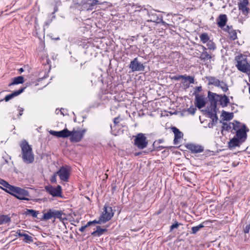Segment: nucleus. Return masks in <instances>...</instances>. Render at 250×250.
<instances>
[{
	"label": "nucleus",
	"instance_id": "4d7b16f0",
	"mask_svg": "<svg viewBox=\"0 0 250 250\" xmlns=\"http://www.w3.org/2000/svg\"><path fill=\"white\" fill-rule=\"evenodd\" d=\"M232 29H233L232 27L228 25L224 29L225 31H227L228 33L230 32Z\"/></svg>",
	"mask_w": 250,
	"mask_h": 250
},
{
	"label": "nucleus",
	"instance_id": "09e8293b",
	"mask_svg": "<svg viewBox=\"0 0 250 250\" xmlns=\"http://www.w3.org/2000/svg\"><path fill=\"white\" fill-rule=\"evenodd\" d=\"M21 231L22 230L21 229H18L16 232V234L15 235V236L16 237H22L23 236H24V233H23V232H21Z\"/></svg>",
	"mask_w": 250,
	"mask_h": 250
},
{
	"label": "nucleus",
	"instance_id": "39448f33",
	"mask_svg": "<svg viewBox=\"0 0 250 250\" xmlns=\"http://www.w3.org/2000/svg\"><path fill=\"white\" fill-rule=\"evenodd\" d=\"M147 15L149 19L148 22H153L156 23H162V25L167 27L168 24L163 20V16L161 14H158L156 11L150 10L147 11Z\"/></svg>",
	"mask_w": 250,
	"mask_h": 250
},
{
	"label": "nucleus",
	"instance_id": "6e6d98bb",
	"mask_svg": "<svg viewBox=\"0 0 250 250\" xmlns=\"http://www.w3.org/2000/svg\"><path fill=\"white\" fill-rule=\"evenodd\" d=\"M60 113L61 114L64 116L67 114V111L66 109L64 108H62L61 109H60Z\"/></svg>",
	"mask_w": 250,
	"mask_h": 250
},
{
	"label": "nucleus",
	"instance_id": "052dcab7",
	"mask_svg": "<svg viewBox=\"0 0 250 250\" xmlns=\"http://www.w3.org/2000/svg\"><path fill=\"white\" fill-rule=\"evenodd\" d=\"M201 46L203 50L202 52H207V50L208 49V48H207L206 47H205L204 46H203V45H201Z\"/></svg>",
	"mask_w": 250,
	"mask_h": 250
},
{
	"label": "nucleus",
	"instance_id": "2eb2a0df",
	"mask_svg": "<svg viewBox=\"0 0 250 250\" xmlns=\"http://www.w3.org/2000/svg\"><path fill=\"white\" fill-rule=\"evenodd\" d=\"M187 148L192 153H200L204 151V147L201 145L189 144L187 145Z\"/></svg>",
	"mask_w": 250,
	"mask_h": 250
},
{
	"label": "nucleus",
	"instance_id": "bb28decb",
	"mask_svg": "<svg viewBox=\"0 0 250 250\" xmlns=\"http://www.w3.org/2000/svg\"><path fill=\"white\" fill-rule=\"evenodd\" d=\"M11 219L10 216L7 215H0V225L9 223Z\"/></svg>",
	"mask_w": 250,
	"mask_h": 250
},
{
	"label": "nucleus",
	"instance_id": "37998d69",
	"mask_svg": "<svg viewBox=\"0 0 250 250\" xmlns=\"http://www.w3.org/2000/svg\"><path fill=\"white\" fill-rule=\"evenodd\" d=\"M207 111L208 114L213 113V112H216V107L210 105V107L207 108Z\"/></svg>",
	"mask_w": 250,
	"mask_h": 250
},
{
	"label": "nucleus",
	"instance_id": "6ab92c4d",
	"mask_svg": "<svg viewBox=\"0 0 250 250\" xmlns=\"http://www.w3.org/2000/svg\"><path fill=\"white\" fill-rule=\"evenodd\" d=\"M218 99V102L222 107L227 106L229 103V100L226 95H219V98Z\"/></svg>",
	"mask_w": 250,
	"mask_h": 250
},
{
	"label": "nucleus",
	"instance_id": "338daca9",
	"mask_svg": "<svg viewBox=\"0 0 250 250\" xmlns=\"http://www.w3.org/2000/svg\"><path fill=\"white\" fill-rule=\"evenodd\" d=\"M214 123H212L211 124V125H210V124H208V127H212V126H213V124H214Z\"/></svg>",
	"mask_w": 250,
	"mask_h": 250
},
{
	"label": "nucleus",
	"instance_id": "3c124183",
	"mask_svg": "<svg viewBox=\"0 0 250 250\" xmlns=\"http://www.w3.org/2000/svg\"><path fill=\"white\" fill-rule=\"evenodd\" d=\"M184 79V75H176L171 78V79L174 80H179L180 79Z\"/></svg>",
	"mask_w": 250,
	"mask_h": 250
},
{
	"label": "nucleus",
	"instance_id": "680f3d73",
	"mask_svg": "<svg viewBox=\"0 0 250 250\" xmlns=\"http://www.w3.org/2000/svg\"><path fill=\"white\" fill-rule=\"evenodd\" d=\"M196 88H197V90L198 92H200V91H201L202 90V87L201 86H198Z\"/></svg>",
	"mask_w": 250,
	"mask_h": 250
},
{
	"label": "nucleus",
	"instance_id": "13d9d810",
	"mask_svg": "<svg viewBox=\"0 0 250 250\" xmlns=\"http://www.w3.org/2000/svg\"><path fill=\"white\" fill-rule=\"evenodd\" d=\"M89 226H87V224L85 226H82L80 229H79V230L81 232H83L84 231V230H85V229L87 227H88Z\"/></svg>",
	"mask_w": 250,
	"mask_h": 250
},
{
	"label": "nucleus",
	"instance_id": "72a5a7b5",
	"mask_svg": "<svg viewBox=\"0 0 250 250\" xmlns=\"http://www.w3.org/2000/svg\"><path fill=\"white\" fill-rule=\"evenodd\" d=\"M25 214L27 215H30L34 218H36L37 217L38 212L32 209H27L26 211L25 212Z\"/></svg>",
	"mask_w": 250,
	"mask_h": 250
},
{
	"label": "nucleus",
	"instance_id": "20e7f679",
	"mask_svg": "<svg viewBox=\"0 0 250 250\" xmlns=\"http://www.w3.org/2000/svg\"><path fill=\"white\" fill-rule=\"evenodd\" d=\"M236 61L237 63L235 66L240 71L247 74L250 73V64L248 62L246 59H244L241 56H237Z\"/></svg>",
	"mask_w": 250,
	"mask_h": 250
},
{
	"label": "nucleus",
	"instance_id": "4be33fe9",
	"mask_svg": "<svg viewBox=\"0 0 250 250\" xmlns=\"http://www.w3.org/2000/svg\"><path fill=\"white\" fill-rule=\"evenodd\" d=\"M24 78L21 76L15 77L13 79L12 82L8 84L9 86L11 85L21 84L24 83Z\"/></svg>",
	"mask_w": 250,
	"mask_h": 250
},
{
	"label": "nucleus",
	"instance_id": "412c9836",
	"mask_svg": "<svg viewBox=\"0 0 250 250\" xmlns=\"http://www.w3.org/2000/svg\"><path fill=\"white\" fill-rule=\"evenodd\" d=\"M172 130L174 134V142L176 144L178 140L183 137V134L176 127H173Z\"/></svg>",
	"mask_w": 250,
	"mask_h": 250
},
{
	"label": "nucleus",
	"instance_id": "49530a36",
	"mask_svg": "<svg viewBox=\"0 0 250 250\" xmlns=\"http://www.w3.org/2000/svg\"><path fill=\"white\" fill-rule=\"evenodd\" d=\"M196 110V109L195 107H193V106H190L189 108H188L187 110L188 112L192 115H194L195 114V112Z\"/></svg>",
	"mask_w": 250,
	"mask_h": 250
},
{
	"label": "nucleus",
	"instance_id": "473e14b6",
	"mask_svg": "<svg viewBox=\"0 0 250 250\" xmlns=\"http://www.w3.org/2000/svg\"><path fill=\"white\" fill-rule=\"evenodd\" d=\"M222 116L225 120L229 121L232 119L233 115L232 113H229L228 112L223 111L222 112Z\"/></svg>",
	"mask_w": 250,
	"mask_h": 250
},
{
	"label": "nucleus",
	"instance_id": "393cba45",
	"mask_svg": "<svg viewBox=\"0 0 250 250\" xmlns=\"http://www.w3.org/2000/svg\"><path fill=\"white\" fill-rule=\"evenodd\" d=\"M0 185L5 188H3V189L8 193L12 188H11L13 186L10 185L8 182L2 179H0Z\"/></svg>",
	"mask_w": 250,
	"mask_h": 250
},
{
	"label": "nucleus",
	"instance_id": "f704fd0d",
	"mask_svg": "<svg viewBox=\"0 0 250 250\" xmlns=\"http://www.w3.org/2000/svg\"><path fill=\"white\" fill-rule=\"evenodd\" d=\"M122 119L120 117L115 118L113 120V125H111L110 127L112 130L116 129V127L119 125V123Z\"/></svg>",
	"mask_w": 250,
	"mask_h": 250
},
{
	"label": "nucleus",
	"instance_id": "cd10ccee",
	"mask_svg": "<svg viewBox=\"0 0 250 250\" xmlns=\"http://www.w3.org/2000/svg\"><path fill=\"white\" fill-rule=\"evenodd\" d=\"M53 209H50L47 212L43 213L42 219L48 220L53 218Z\"/></svg>",
	"mask_w": 250,
	"mask_h": 250
},
{
	"label": "nucleus",
	"instance_id": "0e129e2a",
	"mask_svg": "<svg viewBox=\"0 0 250 250\" xmlns=\"http://www.w3.org/2000/svg\"><path fill=\"white\" fill-rule=\"evenodd\" d=\"M57 11H58V8L57 7H55L54 12L52 13V14H54Z\"/></svg>",
	"mask_w": 250,
	"mask_h": 250
},
{
	"label": "nucleus",
	"instance_id": "603ef678",
	"mask_svg": "<svg viewBox=\"0 0 250 250\" xmlns=\"http://www.w3.org/2000/svg\"><path fill=\"white\" fill-rule=\"evenodd\" d=\"M250 229V224L247 225L244 229V232L245 233H248Z\"/></svg>",
	"mask_w": 250,
	"mask_h": 250
},
{
	"label": "nucleus",
	"instance_id": "c756f323",
	"mask_svg": "<svg viewBox=\"0 0 250 250\" xmlns=\"http://www.w3.org/2000/svg\"><path fill=\"white\" fill-rule=\"evenodd\" d=\"M201 42L203 43H206L210 41L209 37L208 34L206 33H204L201 34L199 36Z\"/></svg>",
	"mask_w": 250,
	"mask_h": 250
},
{
	"label": "nucleus",
	"instance_id": "69168bd1",
	"mask_svg": "<svg viewBox=\"0 0 250 250\" xmlns=\"http://www.w3.org/2000/svg\"><path fill=\"white\" fill-rule=\"evenodd\" d=\"M55 112L57 114H58L59 112H60V110L56 109Z\"/></svg>",
	"mask_w": 250,
	"mask_h": 250
},
{
	"label": "nucleus",
	"instance_id": "7ed1b4c3",
	"mask_svg": "<svg viewBox=\"0 0 250 250\" xmlns=\"http://www.w3.org/2000/svg\"><path fill=\"white\" fill-rule=\"evenodd\" d=\"M206 79L208 81V85H213L215 87L220 88L224 92L228 90V86L227 84L223 81H220L219 79L213 76H207Z\"/></svg>",
	"mask_w": 250,
	"mask_h": 250
},
{
	"label": "nucleus",
	"instance_id": "423d86ee",
	"mask_svg": "<svg viewBox=\"0 0 250 250\" xmlns=\"http://www.w3.org/2000/svg\"><path fill=\"white\" fill-rule=\"evenodd\" d=\"M240 123L236 122L235 123H232L233 129L236 131V135L237 138L239 140H242V142L245 141L247 137L246 126L245 125H243L242 127H240Z\"/></svg>",
	"mask_w": 250,
	"mask_h": 250
},
{
	"label": "nucleus",
	"instance_id": "774afa93",
	"mask_svg": "<svg viewBox=\"0 0 250 250\" xmlns=\"http://www.w3.org/2000/svg\"><path fill=\"white\" fill-rule=\"evenodd\" d=\"M140 154H141L140 153H135V156H138V155H140Z\"/></svg>",
	"mask_w": 250,
	"mask_h": 250
},
{
	"label": "nucleus",
	"instance_id": "1a4fd4ad",
	"mask_svg": "<svg viewBox=\"0 0 250 250\" xmlns=\"http://www.w3.org/2000/svg\"><path fill=\"white\" fill-rule=\"evenodd\" d=\"M148 144L146 137L143 133H139L134 139V145L139 149H143L146 148Z\"/></svg>",
	"mask_w": 250,
	"mask_h": 250
},
{
	"label": "nucleus",
	"instance_id": "9b49d317",
	"mask_svg": "<svg viewBox=\"0 0 250 250\" xmlns=\"http://www.w3.org/2000/svg\"><path fill=\"white\" fill-rule=\"evenodd\" d=\"M57 173L62 181L67 182L70 174V168L68 166L62 167Z\"/></svg>",
	"mask_w": 250,
	"mask_h": 250
},
{
	"label": "nucleus",
	"instance_id": "79ce46f5",
	"mask_svg": "<svg viewBox=\"0 0 250 250\" xmlns=\"http://www.w3.org/2000/svg\"><path fill=\"white\" fill-rule=\"evenodd\" d=\"M232 124H228L226 123H223V126H222V130H229V129H230L231 128V127H232Z\"/></svg>",
	"mask_w": 250,
	"mask_h": 250
},
{
	"label": "nucleus",
	"instance_id": "5fc2aeb1",
	"mask_svg": "<svg viewBox=\"0 0 250 250\" xmlns=\"http://www.w3.org/2000/svg\"><path fill=\"white\" fill-rule=\"evenodd\" d=\"M52 21V19L48 20L46 21L44 23V27H45V26L48 27L49 24L51 23Z\"/></svg>",
	"mask_w": 250,
	"mask_h": 250
},
{
	"label": "nucleus",
	"instance_id": "aec40b11",
	"mask_svg": "<svg viewBox=\"0 0 250 250\" xmlns=\"http://www.w3.org/2000/svg\"><path fill=\"white\" fill-rule=\"evenodd\" d=\"M196 101V106L200 109L204 106H205L206 104V102L205 101L204 98L202 96H196L195 97Z\"/></svg>",
	"mask_w": 250,
	"mask_h": 250
},
{
	"label": "nucleus",
	"instance_id": "a878e982",
	"mask_svg": "<svg viewBox=\"0 0 250 250\" xmlns=\"http://www.w3.org/2000/svg\"><path fill=\"white\" fill-rule=\"evenodd\" d=\"M241 142L240 140L237 138H233L229 143V146L230 148H233L237 146H238Z\"/></svg>",
	"mask_w": 250,
	"mask_h": 250
},
{
	"label": "nucleus",
	"instance_id": "0eeeda50",
	"mask_svg": "<svg viewBox=\"0 0 250 250\" xmlns=\"http://www.w3.org/2000/svg\"><path fill=\"white\" fill-rule=\"evenodd\" d=\"M86 129H82L78 128L76 129L74 128L70 132L71 135L70 140L71 142L74 143L80 142L83 138Z\"/></svg>",
	"mask_w": 250,
	"mask_h": 250
},
{
	"label": "nucleus",
	"instance_id": "6e6552de",
	"mask_svg": "<svg viewBox=\"0 0 250 250\" xmlns=\"http://www.w3.org/2000/svg\"><path fill=\"white\" fill-rule=\"evenodd\" d=\"M77 4L82 7L83 10H92L99 3L97 0H77Z\"/></svg>",
	"mask_w": 250,
	"mask_h": 250
},
{
	"label": "nucleus",
	"instance_id": "de8ad7c7",
	"mask_svg": "<svg viewBox=\"0 0 250 250\" xmlns=\"http://www.w3.org/2000/svg\"><path fill=\"white\" fill-rule=\"evenodd\" d=\"M109 100V99L108 98V96H107L105 94H103L101 96V100L103 101V104L106 103Z\"/></svg>",
	"mask_w": 250,
	"mask_h": 250
},
{
	"label": "nucleus",
	"instance_id": "e433bc0d",
	"mask_svg": "<svg viewBox=\"0 0 250 250\" xmlns=\"http://www.w3.org/2000/svg\"><path fill=\"white\" fill-rule=\"evenodd\" d=\"M24 235L22 237H24V239L23 241L27 243H30L33 242V237L31 236H30L26 233H24Z\"/></svg>",
	"mask_w": 250,
	"mask_h": 250
},
{
	"label": "nucleus",
	"instance_id": "4c0bfd02",
	"mask_svg": "<svg viewBox=\"0 0 250 250\" xmlns=\"http://www.w3.org/2000/svg\"><path fill=\"white\" fill-rule=\"evenodd\" d=\"M102 223H104V221L103 220H102V219L101 218V216L99 217V220H94L92 221H89L87 223V226H91V225L93 224H102Z\"/></svg>",
	"mask_w": 250,
	"mask_h": 250
},
{
	"label": "nucleus",
	"instance_id": "f03ea898",
	"mask_svg": "<svg viewBox=\"0 0 250 250\" xmlns=\"http://www.w3.org/2000/svg\"><path fill=\"white\" fill-rule=\"evenodd\" d=\"M9 194L15 196L17 199L21 200L29 201L30 199L28 197L29 196V192L25 189L20 187L13 186L11 188Z\"/></svg>",
	"mask_w": 250,
	"mask_h": 250
},
{
	"label": "nucleus",
	"instance_id": "7c9ffc66",
	"mask_svg": "<svg viewBox=\"0 0 250 250\" xmlns=\"http://www.w3.org/2000/svg\"><path fill=\"white\" fill-rule=\"evenodd\" d=\"M71 131H69L67 128H64L61 131V138H67L70 137Z\"/></svg>",
	"mask_w": 250,
	"mask_h": 250
},
{
	"label": "nucleus",
	"instance_id": "ea45409f",
	"mask_svg": "<svg viewBox=\"0 0 250 250\" xmlns=\"http://www.w3.org/2000/svg\"><path fill=\"white\" fill-rule=\"evenodd\" d=\"M209 118L212 120L213 123H216L218 120V117L216 112H213V113L208 114Z\"/></svg>",
	"mask_w": 250,
	"mask_h": 250
},
{
	"label": "nucleus",
	"instance_id": "dca6fc26",
	"mask_svg": "<svg viewBox=\"0 0 250 250\" xmlns=\"http://www.w3.org/2000/svg\"><path fill=\"white\" fill-rule=\"evenodd\" d=\"M208 97L210 102V105L216 107L219 100L218 98H219V95L209 91Z\"/></svg>",
	"mask_w": 250,
	"mask_h": 250
},
{
	"label": "nucleus",
	"instance_id": "f257e3e1",
	"mask_svg": "<svg viewBox=\"0 0 250 250\" xmlns=\"http://www.w3.org/2000/svg\"><path fill=\"white\" fill-rule=\"evenodd\" d=\"M20 146L21 149V157L23 161L27 164L32 163L34 161V155L31 146L25 140L21 142Z\"/></svg>",
	"mask_w": 250,
	"mask_h": 250
},
{
	"label": "nucleus",
	"instance_id": "9d476101",
	"mask_svg": "<svg viewBox=\"0 0 250 250\" xmlns=\"http://www.w3.org/2000/svg\"><path fill=\"white\" fill-rule=\"evenodd\" d=\"M45 191L53 197H62V188L60 185L54 187L51 185L45 187Z\"/></svg>",
	"mask_w": 250,
	"mask_h": 250
},
{
	"label": "nucleus",
	"instance_id": "b1692460",
	"mask_svg": "<svg viewBox=\"0 0 250 250\" xmlns=\"http://www.w3.org/2000/svg\"><path fill=\"white\" fill-rule=\"evenodd\" d=\"M106 230V229H102L100 226H97L96 230L92 232L91 235L94 236L99 237L103 235Z\"/></svg>",
	"mask_w": 250,
	"mask_h": 250
},
{
	"label": "nucleus",
	"instance_id": "58836bf2",
	"mask_svg": "<svg viewBox=\"0 0 250 250\" xmlns=\"http://www.w3.org/2000/svg\"><path fill=\"white\" fill-rule=\"evenodd\" d=\"M229 39L231 40H235L237 38V33L235 30L232 29L230 32L229 33Z\"/></svg>",
	"mask_w": 250,
	"mask_h": 250
},
{
	"label": "nucleus",
	"instance_id": "c03bdc74",
	"mask_svg": "<svg viewBox=\"0 0 250 250\" xmlns=\"http://www.w3.org/2000/svg\"><path fill=\"white\" fill-rule=\"evenodd\" d=\"M49 133L51 135L61 138V131H54V130H50L49 131Z\"/></svg>",
	"mask_w": 250,
	"mask_h": 250
},
{
	"label": "nucleus",
	"instance_id": "c9c22d12",
	"mask_svg": "<svg viewBox=\"0 0 250 250\" xmlns=\"http://www.w3.org/2000/svg\"><path fill=\"white\" fill-rule=\"evenodd\" d=\"M207 46L208 47V49L210 51H214L216 49V46L215 43L213 42L212 41L210 40L207 43Z\"/></svg>",
	"mask_w": 250,
	"mask_h": 250
},
{
	"label": "nucleus",
	"instance_id": "4468645a",
	"mask_svg": "<svg viewBox=\"0 0 250 250\" xmlns=\"http://www.w3.org/2000/svg\"><path fill=\"white\" fill-rule=\"evenodd\" d=\"M248 0H241L238 3V9L243 15H246L249 12L250 9L248 7Z\"/></svg>",
	"mask_w": 250,
	"mask_h": 250
},
{
	"label": "nucleus",
	"instance_id": "f8f14e48",
	"mask_svg": "<svg viewBox=\"0 0 250 250\" xmlns=\"http://www.w3.org/2000/svg\"><path fill=\"white\" fill-rule=\"evenodd\" d=\"M113 215L114 212H113L112 208L111 207L105 205L104 208L103 212L100 216L103 220L104 223H105L109 221Z\"/></svg>",
	"mask_w": 250,
	"mask_h": 250
},
{
	"label": "nucleus",
	"instance_id": "a18cd8bd",
	"mask_svg": "<svg viewBox=\"0 0 250 250\" xmlns=\"http://www.w3.org/2000/svg\"><path fill=\"white\" fill-rule=\"evenodd\" d=\"M58 174L57 172H55L53 174V175L50 178V182L52 184H55L57 183V176Z\"/></svg>",
	"mask_w": 250,
	"mask_h": 250
},
{
	"label": "nucleus",
	"instance_id": "e2e57ef3",
	"mask_svg": "<svg viewBox=\"0 0 250 250\" xmlns=\"http://www.w3.org/2000/svg\"><path fill=\"white\" fill-rule=\"evenodd\" d=\"M24 71V70H23V68H21L19 69V72L21 73L22 72H23Z\"/></svg>",
	"mask_w": 250,
	"mask_h": 250
},
{
	"label": "nucleus",
	"instance_id": "5701e85b",
	"mask_svg": "<svg viewBox=\"0 0 250 250\" xmlns=\"http://www.w3.org/2000/svg\"><path fill=\"white\" fill-rule=\"evenodd\" d=\"M208 221H206L199 224L198 226H194L191 228V233L192 234H195L198 232L201 229L205 227L208 224Z\"/></svg>",
	"mask_w": 250,
	"mask_h": 250
},
{
	"label": "nucleus",
	"instance_id": "a211bd4d",
	"mask_svg": "<svg viewBox=\"0 0 250 250\" xmlns=\"http://www.w3.org/2000/svg\"><path fill=\"white\" fill-rule=\"evenodd\" d=\"M227 17L225 14H221L217 19V23L218 27L222 28L225 27L227 22Z\"/></svg>",
	"mask_w": 250,
	"mask_h": 250
},
{
	"label": "nucleus",
	"instance_id": "a19ab883",
	"mask_svg": "<svg viewBox=\"0 0 250 250\" xmlns=\"http://www.w3.org/2000/svg\"><path fill=\"white\" fill-rule=\"evenodd\" d=\"M184 79H185V81H188L189 84L194 83V78L190 76L184 75ZM184 83H186V81Z\"/></svg>",
	"mask_w": 250,
	"mask_h": 250
},
{
	"label": "nucleus",
	"instance_id": "c85d7f7f",
	"mask_svg": "<svg viewBox=\"0 0 250 250\" xmlns=\"http://www.w3.org/2000/svg\"><path fill=\"white\" fill-rule=\"evenodd\" d=\"M200 58L202 61L205 62L208 60L212 59L213 58V57L211 55H210L208 52H202L200 55Z\"/></svg>",
	"mask_w": 250,
	"mask_h": 250
},
{
	"label": "nucleus",
	"instance_id": "8fccbe9b",
	"mask_svg": "<svg viewBox=\"0 0 250 250\" xmlns=\"http://www.w3.org/2000/svg\"><path fill=\"white\" fill-rule=\"evenodd\" d=\"M180 225L177 222H176L175 224H173L170 226V231H172L173 229L177 228Z\"/></svg>",
	"mask_w": 250,
	"mask_h": 250
},
{
	"label": "nucleus",
	"instance_id": "864d4df0",
	"mask_svg": "<svg viewBox=\"0 0 250 250\" xmlns=\"http://www.w3.org/2000/svg\"><path fill=\"white\" fill-rule=\"evenodd\" d=\"M18 110L19 111V115H18V118H20V117L22 115L23 112L24 111V109L22 107H19Z\"/></svg>",
	"mask_w": 250,
	"mask_h": 250
},
{
	"label": "nucleus",
	"instance_id": "f3484780",
	"mask_svg": "<svg viewBox=\"0 0 250 250\" xmlns=\"http://www.w3.org/2000/svg\"><path fill=\"white\" fill-rule=\"evenodd\" d=\"M25 89V87H23L19 89L18 90L15 91L11 94L6 95L4 98V100L6 102H8L11 99L14 98L16 96H18V95L22 93L24 91Z\"/></svg>",
	"mask_w": 250,
	"mask_h": 250
},
{
	"label": "nucleus",
	"instance_id": "2f4dec72",
	"mask_svg": "<svg viewBox=\"0 0 250 250\" xmlns=\"http://www.w3.org/2000/svg\"><path fill=\"white\" fill-rule=\"evenodd\" d=\"M62 211L56 210L53 209V218H58L60 220H63V218L62 217Z\"/></svg>",
	"mask_w": 250,
	"mask_h": 250
},
{
	"label": "nucleus",
	"instance_id": "ddd939ff",
	"mask_svg": "<svg viewBox=\"0 0 250 250\" xmlns=\"http://www.w3.org/2000/svg\"><path fill=\"white\" fill-rule=\"evenodd\" d=\"M129 68L132 72L143 71L145 67L143 63L138 62V58H135L129 64Z\"/></svg>",
	"mask_w": 250,
	"mask_h": 250
},
{
	"label": "nucleus",
	"instance_id": "bf43d9fd",
	"mask_svg": "<svg viewBox=\"0 0 250 250\" xmlns=\"http://www.w3.org/2000/svg\"><path fill=\"white\" fill-rule=\"evenodd\" d=\"M45 59H46V62H44L45 64H49L50 62V60L49 59V58H48L47 56H46Z\"/></svg>",
	"mask_w": 250,
	"mask_h": 250
}]
</instances>
